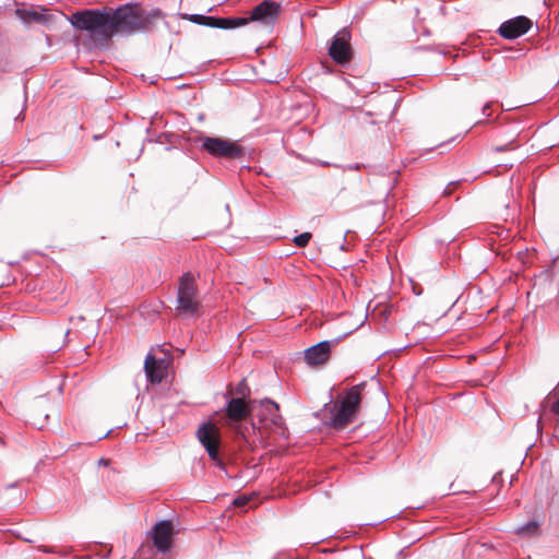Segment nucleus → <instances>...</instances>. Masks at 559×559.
<instances>
[{
  "label": "nucleus",
  "instance_id": "1",
  "mask_svg": "<svg viewBox=\"0 0 559 559\" xmlns=\"http://www.w3.org/2000/svg\"><path fill=\"white\" fill-rule=\"evenodd\" d=\"M162 17L160 9L145 10L138 3H127L109 10L110 38L117 34L131 36L150 32Z\"/></svg>",
  "mask_w": 559,
  "mask_h": 559
},
{
  "label": "nucleus",
  "instance_id": "2",
  "mask_svg": "<svg viewBox=\"0 0 559 559\" xmlns=\"http://www.w3.org/2000/svg\"><path fill=\"white\" fill-rule=\"evenodd\" d=\"M365 383L345 390L330 408L329 425L335 429H344L357 419Z\"/></svg>",
  "mask_w": 559,
  "mask_h": 559
},
{
  "label": "nucleus",
  "instance_id": "3",
  "mask_svg": "<svg viewBox=\"0 0 559 559\" xmlns=\"http://www.w3.org/2000/svg\"><path fill=\"white\" fill-rule=\"evenodd\" d=\"M69 22L74 28L87 32L95 40L110 39L109 10L78 11L69 16Z\"/></svg>",
  "mask_w": 559,
  "mask_h": 559
},
{
  "label": "nucleus",
  "instance_id": "4",
  "mask_svg": "<svg viewBox=\"0 0 559 559\" xmlns=\"http://www.w3.org/2000/svg\"><path fill=\"white\" fill-rule=\"evenodd\" d=\"M200 306L195 278L192 273L187 272L179 278L176 310L193 316L199 312Z\"/></svg>",
  "mask_w": 559,
  "mask_h": 559
},
{
  "label": "nucleus",
  "instance_id": "5",
  "mask_svg": "<svg viewBox=\"0 0 559 559\" xmlns=\"http://www.w3.org/2000/svg\"><path fill=\"white\" fill-rule=\"evenodd\" d=\"M200 148L213 157L237 159L245 156V148L235 141L223 138L201 136Z\"/></svg>",
  "mask_w": 559,
  "mask_h": 559
},
{
  "label": "nucleus",
  "instance_id": "6",
  "mask_svg": "<svg viewBox=\"0 0 559 559\" xmlns=\"http://www.w3.org/2000/svg\"><path fill=\"white\" fill-rule=\"evenodd\" d=\"M257 417L262 428L270 429L284 438L287 437V428L277 403L270 400L262 401L257 411Z\"/></svg>",
  "mask_w": 559,
  "mask_h": 559
},
{
  "label": "nucleus",
  "instance_id": "7",
  "mask_svg": "<svg viewBox=\"0 0 559 559\" xmlns=\"http://www.w3.org/2000/svg\"><path fill=\"white\" fill-rule=\"evenodd\" d=\"M197 438L206 450L210 459L217 466L222 467L223 462L219 459L218 452L221 438L219 428L213 423H203L197 431Z\"/></svg>",
  "mask_w": 559,
  "mask_h": 559
},
{
  "label": "nucleus",
  "instance_id": "8",
  "mask_svg": "<svg viewBox=\"0 0 559 559\" xmlns=\"http://www.w3.org/2000/svg\"><path fill=\"white\" fill-rule=\"evenodd\" d=\"M181 19L191 23L213 28L233 29L248 23L246 17H215L203 14H181Z\"/></svg>",
  "mask_w": 559,
  "mask_h": 559
},
{
  "label": "nucleus",
  "instance_id": "9",
  "mask_svg": "<svg viewBox=\"0 0 559 559\" xmlns=\"http://www.w3.org/2000/svg\"><path fill=\"white\" fill-rule=\"evenodd\" d=\"M350 33L342 28L332 38L329 47V56L338 64H346L352 60Z\"/></svg>",
  "mask_w": 559,
  "mask_h": 559
},
{
  "label": "nucleus",
  "instance_id": "10",
  "mask_svg": "<svg viewBox=\"0 0 559 559\" xmlns=\"http://www.w3.org/2000/svg\"><path fill=\"white\" fill-rule=\"evenodd\" d=\"M224 425L230 428H237V425L247 418L251 409L248 403L241 397H230L227 400L225 408Z\"/></svg>",
  "mask_w": 559,
  "mask_h": 559
},
{
  "label": "nucleus",
  "instance_id": "11",
  "mask_svg": "<svg viewBox=\"0 0 559 559\" xmlns=\"http://www.w3.org/2000/svg\"><path fill=\"white\" fill-rule=\"evenodd\" d=\"M174 526L170 521L164 520L156 523L152 530L151 536L155 548L159 552H167L171 547Z\"/></svg>",
  "mask_w": 559,
  "mask_h": 559
},
{
  "label": "nucleus",
  "instance_id": "12",
  "mask_svg": "<svg viewBox=\"0 0 559 559\" xmlns=\"http://www.w3.org/2000/svg\"><path fill=\"white\" fill-rule=\"evenodd\" d=\"M532 25V21L528 17L520 15L503 22L498 33L506 39H515L526 34Z\"/></svg>",
  "mask_w": 559,
  "mask_h": 559
},
{
  "label": "nucleus",
  "instance_id": "13",
  "mask_svg": "<svg viewBox=\"0 0 559 559\" xmlns=\"http://www.w3.org/2000/svg\"><path fill=\"white\" fill-rule=\"evenodd\" d=\"M144 370L151 383H160L167 374V362L165 359H156L148 353L144 361Z\"/></svg>",
  "mask_w": 559,
  "mask_h": 559
},
{
  "label": "nucleus",
  "instance_id": "14",
  "mask_svg": "<svg viewBox=\"0 0 559 559\" xmlns=\"http://www.w3.org/2000/svg\"><path fill=\"white\" fill-rule=\"evenodd\" d=\"M331 355V343L320 342L305 350V360L309 366H321L325 364Z\"/></svg>",
  "mask_w": 559,
  "mask_h": 559
},
{
  "label": "nucleus",
  "instance_id": "15",
  "mask_svg": "<svg viewBox=\"0 0 559 559\" xmlns=\"http://www.w3.org/2000/svg\"><path fill=\"white\" fill-rule=\"evenodd\" d=\"M278 11L280 4L265 0L252 9L250 17L247 20L261 21L270 24L275 21Z\"/></svg>",
  "mask_w": 559,
  "mask_h": 559
},
{
  "label": "nucleus",
  "instance_id": "16",
  "mask_svg": "<svg viewBox=\"0 0 559 559\" xmlns=\"http://www.w3.org/2000/svg\"><path fill=\"white\" fill-rule=\"evenodd\" d=\"M47 10L40 9H28V8H17L15 10V15L21 20L22 23L29 25L33 23L45 24L48 22V17L45 14Z\"/></svg>",
  "mask_w": 559,
  "mask_h": 559
},
{
  "label": "nucleus",
  "instance_id": "17",
  "mask_svg": "<svg viewBox=\"0 0 559 559\" xmlns=\"http://www.w3.org/2000/svg\"><path fill=\"white\" fill-rule=\"evenodd\" d=\"M514 533L522 536H537L539 534V523L535 520L514 528Z\"/></svg>",
  "mask_w": 559,
  "mask_h": 559
},
{
  "label": "nucleus",
  "instance_id": "18",
  "mask_svg": "<svg viewBox=\"0 0 559 559\" xmlns=\"http://www.w3.org/2000/svg\"><path fill=\"white\" fill-rule=\"evenodd\" d=\"M310 239H311L310 233H302V234L296 236L293 241L297 247L304 248L309 243Z\"/></svg>",
  "mask_w": 559,
  "mask_h": 559
},
{
  "label": "nucleus",
  "instance_id": "19",
  "mask_svg": "<svg viewBox=\"0 0 559 559\" xmlns=\"http://www.w3.org/2000/svg\"><path fill=\"white\" fill-rule=\"evenodd\" d=\"M518 146L519 145L514 144V140H511L507 144L495 146L493 151L498 152V153H501V152H506V151H509V150H515V148H518Z\"/></svg>",
  "mask_w": 559,
  "mask_h": 559
},
{
  "label": "nucleus",
  "instance_id": "20",
  "mask_svg": "<svg viewBox=\"0 0 559 559\" xmlns=\"http://www.w3.org/2000/svg\"><path fill=\"white\" fill-rule=\"evenodd\" d=\"M247 503V498L238 497L235 499L234 504L237 507H242Z\"/></svg>",
  "mask_w": 559,
  "mask_h": 559
},
{
  "label": "nucleus",
  "instance_id": "21",
  "mask_svg": "<svg viewBox=\"0 0 559 559\" xmlns=\"http://www.w3.org/2000/svg\"><path fill=\"white\" fill-rule=\"evenodd\" d=\"M551 412L559 416V400L552 404Z\"/></svg>",
  "mask_w": 559,
  "mask_h": 559
},
{
  "label": "nucleus",
  "instance_id": "22",
  "mask_svg": "<svg viewBox=\"0 0 559 559\" xmlns=\"http://www.w3.org/2000/svg\"><path fill=\"white\" fill-rule=\"evenodd\" d=\"M490 108V103H487L484 105L483 107V114L486 116V117H490V112H488V109Z\"/></svg>",
  "mask_w": 559,
  "mask_h": 559
},
{
  "label": "nucleus",
  "instance_id": "23",
  "mask_svg": "<svg viewBox=\"0 0 559 559\" xmlns=\"http://www.w3.org/2000/svg\"><path fill=\"white\" fill-rule=\"evenodd\" d=\"M99 464H105V465H107L108 463H107V461H105V460H100V461H99Z\"/></svg>",
  "mask_w": 559,
  "mask_h": 559
}]
</instances>
